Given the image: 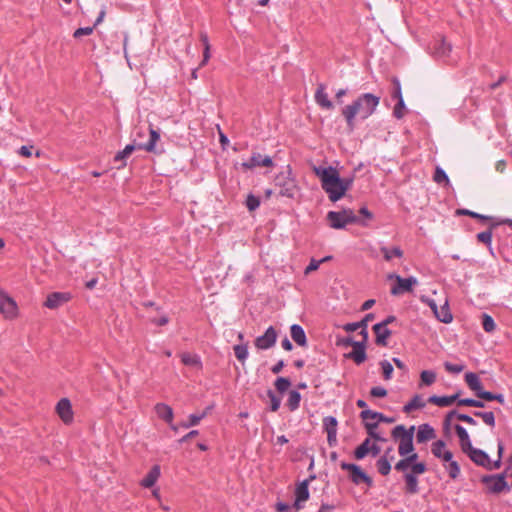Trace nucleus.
I'll use <instances>...</instances> for the list:
<instances>
[{"instance_id": "nucleus-24", "label": "nucleus", "mask_w": 512, "mask_h": 512, "mask_svg": "<svg viewBox=\"0 0 512 512\" xmlns=\"http://www.w3.org/2000/svg\"><path fill=\"white\" fill-rule=\"evenodd\" d=\"M160 473V467L158 465H154L147 475L141 480L140 485L144 488L153 487L160 477Z\"/></svg>"}, {"instance_id": "nucleus-13", "label": "nucleus", "mask_w": 512, "mask_h": 512, "mask_svg": "<svg viewBox=\"0 0 512 512\" xmlns=\"http://www.w3.org/2000/svg\"><path fill=\"white\" fill-rule=\"evenodd\" d=\"M0 311L6 318H13L17 313L16 302L3 291H0Z\"/></svg>"}, {"instance_id": "nucleus-19", "label": "nucleus", "mask_w": 512, "mask_h": 512, "mask_svg": "<svg viewBox=\"0 0 512 512\" xmlns=\"http://www.w3.org/2000/svg\"><path fill=\"white\" fill-rule=\"evenodd\" d=\"M468 456L476 465L491 470V459L485 451L476 448Z\"/></svg>"}, {"instance_id": "nucleus-27", "label": "nucleus", "mask_w": 512, "mask_h": 512, "mask_svg": "<svg viewBox=\"0 0 512 512\" xmlns=\"http://www.w3.org/2000/svg\"><path fill=\"white\" fill-rule=\"evenodd\" d=\"M360 417H361L362 420H367V419L376 420L375 422H377V424L379 422L391 423V422L394 421L393 418L386 417L382 413L375 412V411H372L370 409H365V410L361 411Z\"/></svg>"}, {"instance_id": "nucleus-10", "label": "nucleus", "mask_w": 512, "mask_h": 512, "mask_svg": "<svg viewBox=\"0 0 512 512\" xmlns=\"http://www.w3.org/2000/svg\"><path fill=\"white\" fill-rule=\"evenodd\" d=\"M276 186L280 187V195L293 198L296 192L294 179L290 177V171L279 174L275 179Z\"/></svg>"}, {"instance_id": "nucleus-51", "label": "nucleus", "mask_w": 512, "mask_h": 512, "mask_svg": "<svg viewBox=\"0 0 512 512\" xmlns=\"http://www.w3.org/2000/svg\"><path fill=\"white\" fill-rule=\"evenodd\" d=\"M380 366L382 368L384 379L390 380L394 370L392 364L388 360H383L380 362Z\"/></svg>"}, {"instance_id": "nucleus-57", "label": "nucleus", "mask_w": 512, "mask_h": 512, "mask_svg": "<svg viewBox=\"0 0 512 512\" xmlns=\"http://www.w3.org/2000/svg\"><path fill=\"white\" fill-rule=\"evenodd\" d=\"M397 101L398 102H397L396 106L394 107L393 115L397 119H401L404 115L403 109L405 108V102H404L403 98L398 99Z\"/></svg>"}, {"instance_id": "nucleus-1", "label": "nucleus", "mask_w": 512, "mask_h": 512, "mask_svg": "<svg viewBox=\"0 0 512 512\" xmlns=\"http://www.w3.org/2000/svg\"><path fill=\"white\" fill-rule=\"evenodd\" d=\"M380 96L372 93H363L358 96L351 104L342 108V115L350 130L355 128L356 117L361 120L369 118L377 109L380 103Z\"/></svg>"}, {"instance_id": "nucleus-64", "label": "nucleus", "mask_w": 512, "mask_h": 512, "mask_svg": "<svg viewBox=\"0 0 512 512\" xmlns=\"http://www.w3.org/2000/svg\"><path fill=\"white\" fill-rule=\"evenodd\" d=\"M460 214L468 215V216H471L472 218H477V219H481V220H488L489 219L488 216L481 215L479 213H476V212H473V211H470V210H467V209L461 210Z\"/></svg>"}, {"instance_id": "nucleus-42", "label": "nucleus", "mask_w": 512, "mask_h": 512, "mask_svg": "<svg viewBox=\"0 0 512 512\" xmlns=\"http://www.w3.org/2000/svg\"><path fill=\"white\" fill-rule=\"evenodd\" d=\"M377 422H374V423H367L366 424V431L368 433V435L373 438L374 440L376 441H380V442H385L386 439L381 436L377 431Z\"/></svg>"}, {"instance_id": "nucleus-44", "label": "nucleus", "mask_w": 512, "mask_h": 512, "mask_svg": "<svg viewBox=\"0 0 512 512\" xmlns=\"http://www.w3.org/2000/svg\"><path fill=\"white\" fill-rule=\"evenodd\" d=\"M338 421L334 416H327L323 419V427L326 433L337 432Z\"/></svg>"}, {"instance_id": "nucleus-12", "label": "nucleus", "mask_w": 512, "mask_h": 512, "mask_svg": "<svg viewBox=\"0 0 512 512\" xmlns=\"http://www.w3.org/2000/svg\"><path fill=\"white\" fill-rule=\"evenodd\" d=\"M277 340V332L273 326H269L263 335L255 339V346L259 350H267L272 348Z\"/></svg>"}, {"instance_id": "nucleus-49", "label": "nucleus", "mask_w": 512, "mask_h": 512, "mask_svg": "<svg viewBox=\"0 0 512 512\" xmlns=\"http://www.w3.org/2000/svg\"><path fill=\"white\" fill-rule=\"evenodd\" d=\"M245 204L249 211H255L260 206V198L250 193L246 198Z\"/></svg>"}, {"instance_id": "nucleus-59", "label": "nucleus", "mask_w": 512, "mask_h": 512, "mask_svg": "<svg viewBox=\"0 0 512 512\" xmlns=\"http://www.w3.org/2000/svg\"><path fill=\"white\" fill-rule=\"evenodd\" d=\"M454 428H455V431H456L457 436L459 438V442H462V441L470 438L467 430L463 426H461L460 424H456L454 426Z\"/></svg>"}, {"instance_id": "nucleus-56", "label": "nucleus", "mask_w": 512, "mask_h": 512, "mask_svg": "<svg viewBox=\"0 0 512 512\" xmlns=\"http://www.w3.org/2000/svg\"><path fill=\"white\" fill-rule=\"evenodd\" d=\"M353 181L354 177L352 176L341 178L340 195H342V197L345 195L347 190H349L352 187Z\"/></svg>"}, {"instance_id": "nucleus-17", "label": "nucleus", "mask_w": 512, "mask_h": 512, "mask_svg": "<svg viewBox=\"0 0 512 512\" xmlns=\"http://www.w3.org/2000/svg\"><path fill=\"white\" fill-rule=\"evenodd\" d=\"M157 416L170 425L173 430H177L173 425L174 412L173 409L165 403H157L154 407Z\"/></svg>"}, {"instance_id": "nucleus-54", "label": "nucleus", "mask_w": 512, "mask_h": 512, "mask_svg": "<svg viewBox=\"0 0 512 512\" xmlns=\"http://www.w3.org/2000/svg\"><path fill=\"white\" fill-rule=\"evenodd\" d=\"M434 181L438 184L443 182L449 183V178L442 168L437 167L434 173Z\"/></svg>"}, {"instance_id": "nucleus-48", "label": "nucleus", "mask_w": 512, "mask_h": 512, "mask_svg": "<svg viewBox=\"0 0 512 512\" xmlns=\"http://www.w3.org/2000/svg\"><path fill=\"white\" fill-rule=\"evenodd\" d=\"M267 396L270 399V410L273 411V412L277 411L280 408V405H281V398L278 397L275 394V392L272 391L271 389H269L267 391Z\"/></svg>"}, {"instance_id": "nucleus-14", "label": "nucleus", "mask_w": 512, "mask_h": 512, "mask_svg": "<svg viewBox=\"0 0 512 512\" xmlns=\"http://www.w3.org/2000/svg\"><path fill=\"white\" fill-rule=\"evenodd\" d=\"M70 299L71 294L68 292H53L47 296L44 305L49 309H56L68 302Z\"/></svg>"}, {"instance_id": "nucleus-37", "label": "nucleus", "mask_w": 512, "mask_h": 512, "mask_svg": "<svg viewBox=\"0 0 512 512\" xmlns=\"http://www.w3.org/2000/svg\"><path fill=\"white\" fill-rule=\"evenodd\" d=\"M376 466H377V470L378 472L383 475V476H386L390 473L391 471V464H390V461L388 460L387 456L384 455V456H381L377 462H376Z\"/></svg>"}, {"instance_id": "nucleus-58", "label": "nucleus", "mask_w": 512, "mask_h": 512, "mask_svg": "<svg viewBox=\"0 0 512 512\" xmlns=\"http://www.w3.org/2000/svg\"><path fill=\"white\" fill-rule=\"evenodd\" d=\"M395 470L399 471V472H404L407 473L406 471L408 469L411 470V466L409 464V462L407 461L406 457H403L401 460H399L396 464H395Z\"/></svg>"}, {"instance_id": "nucleus-63", "label": "nucleus", "mask_w": 512, "mask_h": 512, "mask_svg": "<svg viewBox=\"0 0 512 512\" xmlns=\"http://www.w3.org/2000/svg\"><path fill=\"white\" fill-rule=\"evenodd\" d=\"M460 447L464 453L467 455L472 453V450H475L476 448L472 446L470 438L460 442Z\"/></svg>"}, {"instance_id": "nucleus-25", "label": "nucleus", "mask_w": 512, "mask_h": 512, "mask_svg": "<svg viewBox=\"0 0 512 512\" xmlns=\"http://www.w3.org/2000/svg\"><path fill=\"white\" fill-rule=\"evenodd\" d=\"M458 397V393L449 396L432 395L428 398V402L439 407H448L451 406L458 399Z\"/></svg>"}, {"instance_id": "nucleus-16", "label": "nucleus", "mask_w": 512, "mask_h": 512, "mask_svg": "<svg viewBox=\"0 0 512 512\" xmlns=\"http://www.w3.org/2000/svg\"><path fill=\"white\" fill-rule=\"evenodd\" d=\"M56 411L61 420L68 424L73 420V411L70 401L67 398H62L56 405Z\"/></svg>"}, {"instance_id": "nucleus-31", "label": "nucleus", "mask_w": 512, "mask_h": 512, "mask_svg": "<svg viewBox=\"0 0 512 512\" xmlns=\"http://www.w3.org/2000/svg\"><path fill=\"white\" fill-rule=\"evenodd\" d=\"M380 251L383 254V258L385 259V261L388 262L391 261L394 257L402 258L404 254L403 250L398 246L392 248L382 246L380 247Z\"/></svg>"}, {"instance_id": "nucleus-6", "label": "nucleus", "mask_w": 512, "mask_h": 512, "mask_svg": "<svg viewBox=\"0 0 512 512\" xmlns=\"http://www.w3.org/2000/svg\"><path fill=\"white\" fill-rule=\"evenodd\" d=\"M387 279L396 281V283L391 287L390 290V293L393 296H399L406 292H411L413 290V287L418 283L417 278L414 276L402 278L396 273L388 274Z\"/></svg>"}, {"instance_id": "nucleus-9", "label": "nucleus", "mask_w": 512, "mask_h": 512, "mask_svg": "<svg viewBox=\"0 0 512 512\" xmlns=\"http://www.w3.org/2000/svg\"><path fill=\"white\" fill-rule=\"evenodd\" d=\"M341 469L350 472L351 481L359 485L361 483H366L368 486L373 484L372 479L361 469L360 466L352 463L341 462Z\"/></svg>"}, {"instance_id": "nucleus-23", "label": "nucleus", "mask_w": 512, "mask_h": 512, "mask_svg": "<svg viewBox=\"0 0 512 512\" xmlns=\"http://www.w3.org/2000/svg\"><path fill=\"white\" fill-rule=\"evenodd\" d=\"M290 334L293 341L299 346L307 345V338L304 329L299 324H293L290 327Z\"/></svg>"}, {"instance_id": "nucleus-34", "label": "nucleus", "mask_w": 512, "mask_h": 512, "mask_svg": "<svg viewBox=\"0 0 512 512\" xmlns=\"http://www.w3.org/2000/svg\"><path fill=\"white\" fill-rule=\"evenodd\" d=\"M207 416V412L206 411H203L201 413H195V414H191L189 415L188 417V420L185 421V422H182L180 424V426L182 428H190V427H193V426H196L200 423V421L202 419H204L205 417Z\"/></svg>"}, {"instance_id": "nucleus-46", "label": "nucleus", "mask_w": 512, "mask_h": 512, "mask_svg": "<svg viewBox=\"0 0 512 512\" xmlns=\"http://www.w3.org/2000/svg\"><path fill=\"white\" fill-rule=\"evenodd\" d=\"M275 388L278 392L284 393L291 386V381L285 377H278L274 383Z\"/></svg>"}, {"instance_id": "nucleus-26", "label": "nucleus", "mask_w": 512, "mask_h": 512, "mask_svg": "<svg viewBox=\"0 0 512 512\" xmlns=\"http://www.w3.org/2000/svg\"><path fill=\"white\" fill-rule=\"evenodd\" d=\"M373 330L376 335V343L381 346H386L387 339L391 336V330L379 323L373 326Z\"/></svg>"}, {"instance_id": "nucleus-60", "label": "nucleus", "mask_w": 512, "mask_h": 512, "mask_svg": "<svg viewBox=\"0 0 512 512\" xmlns=\"http://www.w3.org/2000/svg\"><path fill=\"white\" fill-rule=\"evenodd\" d=\"M393 84H394V89H393V92L391 93V97L393 99H397V100L403 98L399 80L396 78L393 79Z\"/></svg>"}, {"instance_id": "nucleus-20", "label": "nucleus", "mask_w": 512, "mask_h": 512, "mask_svg": "<svg viewBox=\"0 0 512 512\" xmlns=\"http://www.w3.org/2000/svg\"><path fill=\"white\" fill-rule=\"evenodd\" d=\"M436 437L434 428L429 424H421L418 426L416 440L418 443H425Z\"/></svg>"}, {"instance_id": "nucleus-47", "label": "nucleus", "mask_w": 512, "mask_h": 512, "mask_svg": "<svg viewBox=\"0 0 512 512\" xmlns=\"http://www.w3.org/2000/svg\"><path fill=\"white\" fill-rule=\"evenodd\" d=\"M234 354L239 361L245 362L246 359L248 358L247 345H235L234 346Z\"/></svg>"}, {"instance_id": "nucleus-2", "label": "nucleus", "mask_w": 512, "mask_h": 512, "mask_svg": "<svg viewBox=\"0 0 512 512\" xmlns=\"http://www.w3.org/2000/svg\"><path fill=\"white\" fill-rule=\"evenodd\" d=\"M313 171L321 181L322 189L327 193L332 202H337L342 198L340 195L341 177L336 168L332 166H315Z\"/></svg>"}, {"instance_id": "nucleus-55", "label": "nucleus", "mask_w": 512, "mask_h": 512, "mask_svg": "<svg viewBox=\"0 0 512 512\" xmlns=\"http://www.w3.org/2000/svg\"><path fill=\"white\" fill-rule=\"evenodd\" d=\"M444 367H445V370L449 373L459 374L460 372H462L464 370L465 366L463 364H455V363H451V362H445Z\"/></svg>"}, {"instance_id": "nucleus-52", "label": "nucleus", "mask_w": 512, "mask_h": 512, "mask_svg": "<svg viewBox=\"0 0 512 512\" xmlns=\"http://www.w3.org/2000/svg\"><path fill=\"white\" fill-rule=\"evenodd\" d=\"M329 258L330 257H325V258H323L321 260H316V259L312 258L310 260L309 265L305 268L304 274L308 275L311 272L316 271L319 268L320 264L325 262V261H327Z\"/></svg>"}, {"instance_id": "nucleus-39", "label": "nucleus", "mask_w": 512, "mask_h": 512, "mask_svg": "<svg viewBox=\"0 0 512 512\" xmlns=\"http://www.w3.org/2000/svg\"><path fill=\"white\" fill-rule=\"evenodd\" d=\"M181 361L183 362V364H185L187 366H192V367H200L201 366L200 357L196 354L183 353L181 355Z\"/></svg>"}, {"instance_id": "nucleus-33", "label": "nucleus", "mask_w": 512, "mask_h": 512, "mask_svg": "<svg viewBox=\"0 0 512 512\" xmlns=\"http://www.w3.org/2000/svg\"><path fill=\"white\" fill-rule=\"evenodd\" d=\"M435 317L442 323L448 324L453 320V316L450 312L448 303L446 302L443 306L438 308Z\"/></svg>"}, {"instance_id": "nucleus-53", "label": "nucleus", "mask_w": 512, "mask_h": 512, "mask_svg": "<svg viewBox=\"0 0 512 512\" xmlns=\"http://www.w3.org/2000/svg\"><path fill=\"white\" fill-rule=\"evenodd\" d=\"M477 239L479 242L484 243L491 249V244H492V231L491 230H486V231L478 233Z\"/></svg>"}, {"instance_id": "nucleus-29", "label": "nucleus", "mask_w": 512, "mask_h": 512, "mask_svg": "<svg viewBox=\"0 0 512 512\" xmlns=\"http://www.w3.org/2000/svg\"><path fill=\"white\" fill-rule=\"evenodd\" d=\"M465 381L468 387L475 392L477 395L483 388L482 383L477 374L473 372H468L465 374Z\"/></svg>"}, {"instance_id": "nucleus-40", "label": "nucleus", "mask_w": 512, "mask_h": 512, "mask_svg": "<svg viewBox=\"0 0 512 512\" xmlns=\"http://www.w3.org/2000/svg\"><path fill=\"white\" fill-rule=\"evenodd\" d=\"M421 385L430 386L436 381V373L432 370H423L420 374Z\"/></svg>"}, {"instance_id": "nucleus-22", "label": "nucleus", "mask_w": 512, "mask_h": 512, "mask_svg": "<svg viewBox=\"0 0 512 512\" xmlns=\"http://www.w3.org/2000/svg\"><path fill=\"white\" fill-rule=\"evenodd\" d=\"M454 418H457L458 420L463 421L469 425H473V426L477 425V421L473 417H471L467 414L458 413L455 410H452L446 414L445 419H444L445 425L446 426L450 425Z\"/></svg>"}, {"instance_id": "nucleus-11", "label": "nucleus", "mask_w": 512, "mask_h": 512, "mask_svg": "<svg viewBox=\"0 0 512 512\" xmlns=\"http://www.w3.org/2000/svg\"><path fill=\"white\" fill-rule=\"evenodd\" d=\"M274 162L268 155H262L258 152H253L250 159L241 164L244 170H252L256 167H272Z\"/></svg>"}, {"instance_id": "nucleus-45", "label": "nucleus", "mask_w": 512, "mask_h": 512, "mask_svg": "<svg viewBox=\"0 0 512 512\" xmlns=\"http://www.w3.org/2000/svg\"><path fill=\"white\" fill-rule=\"evenodd\" d=\"M448 463L447 466H445L449 476L452 479H456L460 474V466L457 461H454L453 458L450 461H446Z\"/></svg>"}, {"instance_id": "nucleus-30", "label": "nucleus", "mask_w": 512, "mask_h": 512, "mask_svg": "<svg viewBox=\"0 0 512 512\" xmlns=\"http://www.w3.org/2000/svg\"><path fill=\"white\" fill-rule=\"evenodd\" d=\"M452 47L445 39L437 40L434 46V54L439 58H444L449 55Z\"/></svg>"}, {"instance_id": "nucleus-15", "label": "nucleus", "mask_w": 512, "mask_h": 512, "mask_svg": "<svg viewBox=\"0 0 512 512\" xmlns=\"http://www.w3.org/2000/svg\"><path fill=\"white\" fill-rule=\"evenodd\" d=\"M309 499L308 480L299 483L295 488V502L293 507L300 510L304 507L303 503Z\"/></svg>"}, {"instance_id": "nucleus-43", "label": "nucleus", "mask_w": 512, "mask_h": 512, "mask_svg": "<svg viewBox=\"0 0 512 512\" xmlns=\"http://www.w3.org/2000/svg\"><path fill=\"white\" fill-rule=\"evenodd\" d=\"M482 327H483L484 331L488 332V333H491L496 329V324H495L494 319L486 313H484L482 315Z\"/></svg>"}, {"instance_id": "nucleus-41", "label": "nucleus", "mask_w": 512, "mask_h": 512, "mask_svg": "<svg viewBox=\"0 0 512 512\" xmlns=\"http://www.w3.org/2000/svg\"><path fill=\"white\" fill-rule=\"evenodd\" d=\"M473 414L475 417L481 418L484 421V423L489 425L490 427L495 426V416L493 412L475 411Z\"/></svg>"}, {"instance_id": "nucleus-61", "label": "nucleus", "mask_w": 512, "mask_h": 512, "mask_svg": "<svg viewBox=\"0 0 512 512\" xmlns=\"http://www.w3.org/2000/svg\"><path fill=\"white\" fill-rule=\"evenodd\" d=\"M94 30V26L93 27H81V28H78L75 30L73 36L75 38H80L82 36H87V35H90L92 34Z\"/></svg>"}, {"instance_id": "nucleus-18", "label": "nucleus", "mask_w": 512, "mask_h": 512, "mask_svg": "<svg viewBox=\"0 0 512 512\" xmlns=\"http://www.w3.org/2000/svg\"><path fill=\"white\" fill-rule=\"evenodd\" d=\"M431 452L442 461H450L453 458L452 452L446 449V443L443 440L435 441L431 446Z\"/></svg>"}, {"instance_id": "nucleus-3", "label": "nucleus", "mask_w": 512, "mask_h": 512, "mask_svg": "<svg viewBox=\"0 0 512 512\" xmlns=\"http://www.w3.org/2000/svg\"><path fill=\"white\" fill-rule=\"evenodd\" d=\"M149 139L145 143H138L137 148L144 150L150 153H158L160 150L157 149V142L160 140V134L157 130H155L151 125L149 126ZM136 149V145L128 144L122 151H119L115 157V162H122V164L118 167H123L126 165V158L129 157L132 152Z\"/></svg>"}, {"instance_id": "nucleus-8", "label": "nucleus", "mask_w": 512, "mask_h": 512, "mask_svg": "<svg viewBox=\"0 0 512 512\" xmlns=\"http://www.w3.org/2000/svg\"><path fill=\"white\" fill-rule=\"evenodd\" d=\"M481 481L489 493L497 494L504 490H509L504 474L486 475L482 477Z\"/></svg>"}, {"instance_id": "nucleus-7", "label": "nucleus", "mask_w": 512, "mask_h": 512, "mask_svg": "<svg viewBox=\"0 0 512 512\" xmlns=\"http://www.w3.org/2000/svg\"><path fill=\"white\" fill-rule=\"evenodd\" d=\"M426 470V464L419 463L412 465V471L404 474L405 492L407 494L414 495L419 492V481L417 476L425 473Z\"/></svg>"}, {"instance_id": "nucleus-4", "label": "nucleus", "mask_w": 512, "mask_h": 512, "mask_svg": "<svg viewBox=\"0 0 512 512\" xmlns=\"http://www.w3.org/2000/svg\"><path fill=\"white\" fill-rule=\"evenodd\" d=\"M415 426L406 429L404 425H397L392 430V437L399 440L398 453L401 457L408 455L414 451L413 436Z\"/></svg>"}, {"instance_id": "nucleus-21", "label": "nucleus", "mask_w": 512, "mask_h": 512, "mask_svg": "<svg viewBox=\"0 0 512 512\" xmlns=\"http://www.w3.org/2000/svg\"><path fill=\"white\" fill-rule=\"evenodd\" d=\"M316 103L327 110L333 109V103L329 100L328 94L325 92V86L320 84L315 92Z\"/></svg>"}, {"instance_id": "nucleus-36", "label": "nucleus", "mask_w": 512, "mask_h": 512, "mask_svg": "<svg viewBox=\"0 0 512 512\" xmlns=\"http://www.w3.org/2000/svg\"><path fill=\"white\" fill-rule=\"evenodd\" d=\"M370 439H365L354 451L356 459L361 460L370 452Z\"/></svg>"}, {"instance_id": "nucleus-5", "label": "nucleus", "mask_w": 512, "mask_h": 512, "mask_svg": "<svg viewBox=\"0 0 512 512\" xmlns=\"http://www.w3.org/2000/svg\"><path fill=\"white\" fill-rule=\"evenodd\" d=\"M327 220L329 221L330 227L334 229H344L348 224L358 222L357 216L351 209L329 211Z\"/></svg>"}, {"instance_id": "nucleus-32", "label": "nucleus", "mask_w": 512, "mask_h": 512, "mask_svg": "<svg viewBox=\"0 0 512 512\" xmlns=\"http://www.w3.org/2000/svg\"><path fill=\"white\" fill-rule=\"evenodd\" d=\"M344 329L347 332H354L358 329H361L360 334L362 335V337H364V341H367V339H368V332L366 330V320H361L359 322L347 323L344 326Z\"/></svg>"}, {"instance_id": "nucleus-62", "label": "nucleus", "mask_w": 512, "mask_h": 512, "mask_svg": "<svg viewBox=\"0 0 512 512\" xmlns=\"http://www.w3.org/2000/svg\"><path fill=\"white\" fill-rule=\"evenodd\" d=\"M370 394L373 397L382 398V397H385L387 395V390L384 387L375 386V387L371 388Z\"/></svg>"}, {"instance_id": "nucleus-50", "label": "nucleus", "mask_w": 512, "mask_h": 512, "mask_svg": "<svg viewBox=\"0 0 512 512\" xmlns=\"http://www.w3.org/2000/svg\"><path fill=\"white\" fill-rule=\"evenodd\" d=\"M458 405L477 407V408H483L485 406L484 402H482L480 400L472 399V398L459 399Z\"/></svg>"}, {"instance_id": "nucleus-35", "label": "nucleus", "mask_w": 512, "mask_h": 512, "mask_svg": "<svg viewBox=\"0 0 512 512\" xmlns=\"http://www.w3.org/2000/svg\"><path fill=\"white\" fill-rule=\"evenodd\" d=\"M301 401V394L296 391L292 390L289 392V396L287 399V406L291 411H295L299 408Z\"/></svg>"}, {"instance_id": "nucleus-28", "label": "nucleus", "mask_w": 512, "mask_h": 512, "mask_svg": "<svg viewBox=\"0 0 512 512\" xmlns=\"http://www.w3.org/2000/svg\"><path fill=\"white\" fill-rule=\"evenodd\" d=\"M426 406V402L424 401L421 395H414L412 399L406 403L403 407V412L409 414L415 410L422 409Z\"/></svg>"}, {"instance_id": "nucleus-38", "label": "nucleus", "mask_w": 512, "mask_h": 512, "mask_svg": "<svg viewBox=\"0 0 512 512\" xmlns=\"http://www.w3.org/2000/svg\"><path fill=\"white\" fill-rule=\"evenodd\" d=\"M345 356L349 359H352L357 365L362 364L367 358L365 348H361L358 350H352L351 352L347 353Z\"/></svg>"}]
</instances>
